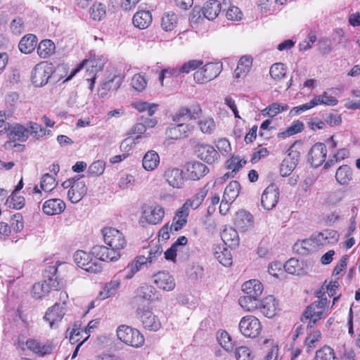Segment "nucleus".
Here are the masks:
<instances>
[{"label":"nucleus","mask_w":360,"mask_h":360,"mask_svg":"<svg viewBox=\"0 0 360 360\" xmlns=\"http://www.w3.org/2000/svg\"><path fill=\"white\" fill-rule=\"evenodd\" d=\"M65 264L64 262H57L55 266L49 267V272L52 275L48 280L43 282L35 283L32 287V294L36 299H40L48 295L50 290H58L60 288V284L56 276L58 268Z\"/></svg>","instance_id":"nucleus-1"},{"label":"nucleus","mask_w":360,"mask_h":360,"mask_svg":"<svg viewBox=\"0 0 360 360\" xmlns=\"http://www.w3.org/2000/svg\"><path fill=\"white\" fill-rule=\"evenodd\" d=\"M117 337L123 343L134 348H139L144 345L145 339L136 328L126 325H121L116 330Z\"/></svg>","instance_id":"nucleus-2"},{"label":"nucleus","mask_w":360,"mask_h":360,"mask_svg":"<svg viewBox=\"0 0 360 360\" xmlns=\"http://www.w3.org/2000/svg\"><path fill=\"white\" fill-rule=\"evenodd\" d=\"M62 186L65 188H69L68 198L72 203L79 202L87 192L85 181L79 176L67 179L62 184Z\"/></svg>","instance_id":"nucleus-3"},{"label":"nucleus","mask_w":360,"mask_h":360,"mask_svg":"<svg viewBox=\"0 0 360 360\" xmlns=\"http://www.w3.org/2000/svg\"><path fill=\"white\" fill-rule=\"evenodd\" d=\"M104 243L114 251L120 253V250L127 246V240L124 234L117 229L104 227L101 230Z\"/></svg>","instance_id":"nucleus-4"},{"label":"nucleus","mask_w":360,"mask_h":360,"mask_svg":"<svg viewBox=\"0 0 360 360\" xmlns=\"http://www.w3.org/2000/svg\"><path fill=\"white\" fill-rule=\"evenodd\" d=\"M328 300L327 298L319 299L317 302H313L311 304L308 306L303 313L301 319L302 322H307L309 321L307 327L311 325V323H315L318 320L321 319L323 314L327 309ZM311 327V326H310Z\"/></svg>","instance_id":"nucleus-5"},{"label":"nucleus","mask_w":360,"mask_h":360,"mask_svg":"<svg viewBox=\"0 0 360 360\" xmlns=\"http://www.w3.org/2000/svg\"><path fill=\"white\" fill-rule=\"evenodd\" d=\"M53 66L46 61L37 64L32 71L31 79L37 87H41L47 84L53 74Z\"/></svg>","instance_id":"nucleus-6"},{"label":"nucleus","mask_w":360,"mask_h":360,"mask_svg":"<svg viewBox=\"0 0 360 360\" xmlns=\"http://www.w3.org/2000/svg\"><path fill=\"white\" fill-rule=\"evenodd\" d=\"M222 65L217 63H208L196 70L193 74L194 80L199 84L207 83L219 75Z\"/></svg>","instance_id":"nucleus-7"},{"label":"nucleus","mask_w":360,"mask_h":360,"mask_svg":"<svg viewBox=\"0 0 360 360\" xmlns=\"http://www.w3.org/2000/svg\"><path fill=\"white\" fill-rule=\"evenodd\" d=\"M240 332L245 337L255 338L262 331L259 320L254 316L248 315L243 317L238 324Z\"/></svg>","instance_id":"nucleus-8"},{"label":"nucleus","mask_w":360,"mask_h":360,"mask_svg":"<svg viewBox=\"0 0 360 360\" xmlns=\"http://www.w3.org/2000/svg\"><path fill=\"white\" fill-rule=\"evenodd\" d=\"M73 257L76 264L87 272L97 274L102 270L101 264L93 260L91 255L83 250L75 252Z\"/></svg>","instance_id":"nucleus-9"},{"label":"nucleus","mask_w":360,"mask_h":360,"mask_svg":"<svg viewBox=\"0 0 360 360\" xmlns=\"http://www.w3.org/2000/svg\"><path fill=\"white\" fill-rule=\"evenodd\" d=\"M138 318L146 329L157 331L161 327V323L148 306L139 307L136 309Z\"/></svg>","instance_id":"nucleus-10"},{"label":"nucleus","mask_w":360,"mask_h":360,"mask_svg":"<svg viewBox=\"0 0 360 360\" xmlns=\"http://www.w3.org/2000/svg\"><path fill=\"white\" fill-rule=\"evenodd\" d=\"M195 152L199 159L209 165L218 162L220 158L214 147L205 143H198L195 147Z\"/></svg>","instance_id":"nucleus-11"},{"label":"nucleus","mask_w":360,"mask_h":360,"mask_svg":"<svg viewBox=\"0 0 360 360\" xmlns=\"http://www.w3.org/2000/svg\"><path fill=\"white\" fill-rule=\"evenodd\" d=\"M106 61V58L103 56H96L95 54H91L90 58L84 60L77 68L71 72L70 75L65 80L69 81L72 79V78L84 67H87L88 68H91L92 72L100 71L103 69Z\"/></svg>","instance_id":"nucleus-12"},{"label":"nucleus","mask_w":360,"mask_h":360,"mask_svg":"<svg viewBox=\"0 0 360 360\" xmlns=\"http://www.w3.org/2000/svg\"><path fill=\"white\" fill-rule=\"evenodd\" d=\"M164 216L165 210L159 205H146L143 207L142 218L150 224L160 223Z\"/></svg>","instance_id":"nucleus-13"},{"label":"nucleus","mask_w":360,"mask_h":360,"mask_svg":"<svg viewBox=\"0 0 360 360\" xmlns=\"http://www.w3.org/2000/svg\"><path fill=\"white\" fill-rule=\"evenodd\" d=\"M134 299L153 302L160 301L162 295L153 285L143 283L136 289Z\"/></svg>","instance_id":"nucleus-14"},{"label":"nucleus","mask_w":360,"mask_h":360,"mask_svg":"<svg viewBox=\"0 0 360 360\" xmlns=\"http://www.w3.org/2000/svg\"><path fill=\"white\" fill-rule=\"evenodd\" d=\"M240 190V186L238 181H232L224 190L223 198L219 206V212H223V206L226 207L225 212L229 209V205L236 200L238 196Z\"/></svg>","instance_id":"nucleus-15"},{"label":"nucleus","mask_w":360,"mask_h":360,"mask_svg":"<svg viewBox=\"0 0 360 360\" xmlns=\"http://www.w3.org/2000/svg\"><path fill=\"white\" fill-rule=\"evenodd\" d=\"M279 198V191L276 185L272 184L266 188L264 191L261 203L263 207L266 210H271L276 205Z\"/></svg>","instance_id":"nucleus-16"},{"label":"nucleus","mask_w":360,"mask_h":360,"mask_svg":"<svg viewBox=\"0 0 360 360\" xmlns=\"http://www.w3.org/2000/svg\"><path fill=\"white\" fill-rule=\"evenodd\" d=\"M185 169L188 178L193 181L200 180L209 172V168L204 163L199 161L187 162Z\"/></svg>","instance_id":"nucleus-17"},{"label":"nucleus","mask_w":360,"mask_h":360,"mask_svg":"<svg viewBox=\"0 0 360 360\" xmlns=\"http://www.w3.org/2000/svg\"><path fill=\"white\" fill-rule=\"evenodd\" d=\"M91 252L96 258L103 262H116L121 257V254L105 245H95Z\"/></svg>","instance_id":"nucleus-18"},{"label":"nucleus","mask_w":360,"mask_h":360,"mask_svg":"<svg viewBox=\"0 0 360 360\" xmlns=\"http://www.w3.org/2000/svg\"><path fill=\"white\" fill-rule=\"evenodd\" d=\"M27 347L39 356L49 354L53 350L54 346L50 341L41 342L35 339H29L25 343Z\"/></svg>","instance_id":"nucleus-19"},{"label":"nucleus","mask_w":360,"mask_h":360,"mask_svg":"<svg viewBox=\"0 0 360 360\" xmlns=\"http://www.w3.org/2000/svg\"><path fill=\"white\" fill-rule=\"evenodd\" d=\"M153 283L158 288L165 291H172L175 288L174 277L167 271H159L153 276Z\"/></svg>","instance_id":"nucleus-20"},{"label":"nucleus","mask_w":360,"mask_h":360,"mask_svg":"<svg viewBox=\"0 0 360 360\" xmlns=\"http://www.w3.org/2000/svg\"><path fill=\"white\" fill-rule=\"evenodd\" d=\"M326 154L327 149L325 144L316 143L311 148L308 160L313 167H318L325 161Z\"/></svg>","instance_id":"nucleus-21"},{"label":"nucleus","mask_w":360,"mask_h":360,"mask_svg":"<svg viewBox=\"0 0 360 360\" xmlns=\"http://www.w3.org/2000/svg\"><path fill=\"white\" fill-rule=\"evenodd\" d=\"M194 130V126L190 124L181 123L169 127L166 131L168 138L177 140L190 136Z\"/></svg>","instance_id":"nucleus-22"},{"label":"nucleus","mask_w":360,"mask_h":360,"mask_svg":"<svg viewBox=\"0 0 360 360\" xmlns=\"http://www.w3.org/2000/svg\"><path fill=\"white\" fill-rule=\"evenodd\" d=\"M200 10H202L205 18L209 20H212L218 16L221 11V4L217 0H210L204 4L202 9L197 6L194 7L193 14L194 15L195 13L199 14Z\"/></svg>","instance_id":"nucleus-23"},{"label":"nucleus","mask_w":360,"mask_h":360,"mask_svg":"<svg viewBox=\"0 0 360 360\" xmlns=\"http://www.w3.org/2000/svg\"><path fill=\"white\" fill-rule=\"evenodd\" d=\"M164 177L168 184L174 188H182L184 186L185 178L181 169L169 167L165 172Z\"/></svg>","instance_id":"nucleus-24"},{"label":"nucleus","mask_w":360,"mask_h":360,"mask_svg":"<svg viewBox=\"0 0 360 360\" xmlns=\"http://www.w3.org/2000/svg\"><path fill=\"white\" fill-rule=\"evenodd\" d=\"M300 158V153L296 150H290L283 159L280 167L282 176H289L296 167Z\"/></svg>","instance_id":"nucleus-25"},{"label":"nucleus","mask_w":360,"mask_h":360,"mask_svg":"<svg viewBox=\"0 0 360 360\" xmlns=\"http://www.w3.org/2000/svg\"><path fill=\"white\" fill-rule=\"evenodd\" d=\"M339 234L335 230L326 229L311 236V240L317 245L335 244L338 241Z\"/></svg>","instance_id":"nucleus-26"},{"label":"nucleus","mask_w":360,"mask_h":360,"mask_svg":"<svg viewBox=\"0 0 360 360\" xmlns=\"http://www.w3.org/2000/svg\"><path fill=\"white\" fill-rule=\"evenodd\" d=\"M278 302L273 295H269L259 301V309L268 318L274 317L278 311Z\"/></svg>","instance_id":"nucleus-27"},{"label":"nucleus","mask_w":360,"mask_h":360,"mask_svg":"<svg viewBox=\"0 0 360 360\" xmlns=\"http://www.w3.org/2000/svg\"><path fill=\"white\" fill-rule=\"evenodd\" d=\"M247 161L238 155H233L226 161V168L231 170V172L226 173L222 177L218 179L217 181H222L229 179L231 176H233L245 164Z\"/></svg>","instance_id":"nucleus-28"},{"label":"nucleus","mask_w":360,"mask_h":360,"mask_svg":"<svg viewBox=\"0 0 360 360\" xmlns=\"http://www.w3.org/2000/svg\"><path fill=\"white\" fill-rule=\"evenodd\" d=\"M65 207V203L61 199L53 198L44 202L42 211L45 214L52 216L62 213Z\"/></svg>","instance_id":"nucleus-29"},{"label":"nucleus","mask_w":360,"mask_h":360,"mask_svg":"<svg viewBox=\"0 0 360 360\" xmlns=\"http://www.w3.org/2000/svg\"><path fill=\"white\" fill-rule=\"evenodd\" d=\"M65 314V307L56 303L46 311L44 318L49 323L50 327L53 328L56 323L62 320Z\"/></svg>","instance_id":"nucleus-30"},{"label":"nucleus","mask_w":360,"mask_h":360,"mask_svg":"<svg viewBox=\"0 0 360 360\" xmlns=\"http://www.w3.org/2000/svg\"><path fill=\"white\" fill-rule=\"evenodd\" d=\"M253 224V217L245 210H241L236 212L234 224L240 230L245 231L251 228Z\"/></svg>","instance_id":"nucleus-31"},{"label":"nucleus","mask_w":360,"mask_h":360,"mask_svg":"<svg viewBox=\"0 0 360 360\" xmlns=\"http://www.w3.org/2000/svg\"><path fill=\"white\" fill-rule=\"evenodd\" d=\"M242 290L248 296L258 298L263 292V285L259 280L251 279L242 285Z\"/></svg>","instance_id":"nucleus-32"},{"label":"nucleus","mask_w":360,"mask_h":360,"mask_svg":"<svg viewBox=\"0 0 360 360\" xmlns=\"http://www.w3.org/2000/svg\"><path fill=\"white\" fill-rule=\"evenodd\" d=\"M30 135L29 129L19 124L11 125L8 133V138L13 141H25Z\"/></svg>","instance_id":"nucleus-33"},{"label":"nucleus","mask_w":360,"mask_h":360,"mask_svg":"<svg viewBox=\"0 0 360 360\" xmlns=\"http://www.w3.org/2000/svg\"><path fill=\"white\" fill-rule=\"evenodd\" d=\"M160 161L158 153L153 150H150L143 155L142 166L146 171L152 172L158 168Z\"/></svg>","instance_id":"nucleus-34"},{"label":"nucleus","mask_w":360,"mask_h":360,"mask_svg":"<svg viewBox=\"0 0 360 360\" xmlns=\"http://www.w3.org/2000/svg\"><path fill=\"white\" fill-rule=\"evenodd\" d=\"M56 185L55 177L47 173L44 174L41 179L40 188L38 186H35L33 188V193L41 195V190L45 192H50L54 189Z\"/></svg>","instance_id":"nucleus-35"},{"label":"nucleus","mask_w":360,"mask_h":360,"mask_svg":"<svg viewBox=\"0 0 360 360\" xmlns=\"http://www.w3.org/2000/svg\"><path fill=\"white\" fill-rule=\"evenodd\" d=\"M188 215L189 210L184 205L176 210L172 223L174 231H178L186 226Z\"/></svg>","instance_id":"nucleus-36"},{"label":"nucleus","mask_w":360,"mask_h":360,"mask_svg":"<svg viewBox=\"0 0 360 360\" xmlns=\"http://www.w3.org/2000/svg\"><path fill=\"white\" fill-rule=\"evenodd\" d=\"M152 15L148 11H139L133 17V24L139 29L147 28L152 22Z\"/></svg>","instance_id":"nucleus-37"},{"label":"nucleus","mask_w":360,"mask_h":360,"mask_svg":"<svg viewBox=\"0 0 360 360\" xmlns=\"http://www.w3.org/2000/svg\"><path fill=\"white\" fill-rule=\"evenodd\" d=\"M121 280L119 278L114 277L110 281L107 283L99 293L101 300H105L116 294L117 290L120 287Z\"/></svg>","instance_id":"nucleus-38"},{"label":"nucleus","mask_w":360,"mask_h":360,"mask_svg":"<svg viewBox=\"0 0 360 360\" xmlns=\"http://www.w3.org/2000/svg\"><path fill=\"white\" fill-rule=\"evenodd\" d=\"M37 44V37L34 34H29L25 35L20 39L18 44V48L22 53L28 54L32 53L35 49Z\"/></svg>","instance_id":"nucleus-39"},{"label":"nucleus","mask_w":360,"mask_h":360,"mask_svg":"<svg viewBox=\"0 0 360 360\" xmlns=\"http://www.w3.org/2000/svg\"><path fill=\"white\" fill-rule=\"evenodd\" d=\"M122 83V79L121 77L116 75L115 72L110 74L101 84V91H104L103 92L101 93V95L106 94L107 91L110 90H117L118 88H120Z\"/></svg>","instance_id":"nucleus-40"},{"label":"nucleus","mask_w":360,"mask_h":360,"mask_svg":"<svg viewBox=\"0 0 360 360\" xmlns=\"http://www.w3.org/2000/svg\"><path fill=\"white\" fill-rule=\"evenodd\" d=\"M252 65V58L249 56H243L238 60L237 68L235 70V77H244L250 70Z\"/></svg>","instance_id":"nucleus-41"},{"label":"nucleus","mask_w":360,"mask_h":360,"mask_svg":"<svg viewBox=\"0 0 360 360\" xmlns=\"http://www.w3.org/2000/svg\"><path fill=\"white\" fill-rule=\"evenodd\" d=\"M213 254L214 257L223 266H229L232 264V256L230 251L219 245H217L213 248Z\"/></svg>","instance_id":"nucleus-42"},{"label":"nucleus","mask_w":360,"mask_h":360,"mask_svg":"<svg viewBox=\"0 0 360 360\" xmlns=\"http://www.w3.org/2000/svg\"><path fill=\"white\" fill-rule=\"evenodd\" d=\"M221 238L225 245L229 247H235L238 245V232L231 227H226L221 233Z\"/></svg>","instance_id":"nucleus-43"},{"label":"nucleus","mask_w":360,"mask_h":360,"mask_svg":"<svg viewBox=\"0 0 360 360\" xmlns=\"http://www.w3.org/2000/svg\"><path fill=\"white\" fill-rule=\"evenodd\" d=\"M207 194V189L205 188L200 189L197 193L192 198L188 199L183 205L189 210L190 209H197L202 202Z\"/></svg>","instance_id":"nucleus-44"},{"label":"nucleus","mask_w":360,"mask_h":360,"mask_svg":"<svg viewBox=\"0 0 360 360\" xmlns=\"http://www.w3.org/2000/svg\"><path fill=\"white\" fill-rule=\"evenodd\" d=\"M335 179L341 185H347L352 179V169L347 165L340 166L336 171Z\"/></svg>","instance_id":"nucleus-45"},{"label":"nucleus","mask_w":360,"mask_h":360,"mask_svg":"<svg viewBox=\"0 0 360 360\" xmlns=\"http://www.w3.org/2000/svg\"><path fill=\"white\" fill-rule=\"evenodd\" d=\"M178 22V18L174 12L165 13L161 19V27L166 32L174 30Z\"/></svg>","instance_id":"nucleus-46"},{"label":"nucleus","mask_w":360,"mask_h":360,"mask_svg":"<svg viewBox=\"0 0 360 360\" xmlns=\"http://www.w3.org/2000/svg\"><path fill=\"white\" fill-rule=\"evenodd\" d=\"M158 106L159 105L156 103H150L142 100H136L131 103L132 108L140 112L147 111L149 116H153L155 113Z\"/></svg>","instance_id":"nucleus-47"},{"label":"nucleus","mask_w":360,"mask_h":360,"mask_svg":"<svg viewBox=\"0 0 360 360\" xmlns=\"http://www.w3.org/2000/svg\"><path fill=\"white\" fill-rule=\"evenodd\" d=\"M217 339L221 347L226 352H231L233 350V342L229 334L226 330H220L217 331Z\"/></svg>","instance_id":"nucleus-48"},{"label":"nucleus","mask_w":360,"mask_h":360,"mask_svg":"<svg viewBox=\"0 0 360 360\" xmlns=\"http://www.w3.org/2000/svg\"><path fill=\"white\" fill-rule=\"evenodd\" d=\"M54 43L50 39H45L39 43L37 53L41 58H46L54 53Z\"/></svg>","instance_id":"nucleus-49"},{"label":"nucleus","mask_w":360,"mask_h":360,"mask_svg":"<svg viewBox=\"0 0 360 360\" xmlns=\"http://www.w3.org/2000/svg\"><path fill=\"white\" fill-rule=\"evenodd\" d=\"M288 109L289 106L288 104H281L277 102H274L264 108L262 112L264 116L274 117L279 113L286 111Z\"/></svg>","instance_id":"nucleus-50"},{"label":"nucleus","mask_w":360,"mask_h":360,"mask_svg":"<svg viewBox=\"0 0 360 360\" xmlns=\"http://www.w3.org/2000/svg\"><path fill=\"white\" fill-rule=\"evenodd\" d=\"M286 72V67L281 63H276L273 64L269 70L271 77L276 82H279L285 77Z\"/></svg>","instance_id":"nucleus-51"},{"label":"nucleus","mask_w":360,"mask_h":360,"mask_svg":"<svg viewBox=\"0 0 360 360\" xmlns=\"http://www.w3.org/2000/svg\"><path fill=\"white\" fill-rule=\"evenodd\" d=\"M198 127L200 130L206 134H212L216 129V123L213 118L210 117H205L199 120Z\"/></svg>","instance_id":"nucleus-52"},{"label":"nucleus","mask_w":360,"mask_h":360,"mask_svg":"<svg viewBox=\"0 0 360 360\" xmlns=\"http://www.w3.org/2000/svg\"><path fill=\"white\" fill-rule=\"evenodd\" d=\"M238 303L246 311H252L259 308V301L257 297L245 295L239 298Z\"/></svg>","instance_id":"nucleus-53"},{"label":"nucleus","mask_w":360,"mask_h":360,"mask_svg":"<svg viewBox=\"0 0 360 360\" xmlns=\"http://www.w3.org/2000/svg\"><path fill=\"white\" fill-rule=\"evenodd\" d=\"M89 13L91 18L94 20H101L105 16L106 8L101 3H94L90 8Z\"/></svg>","instance_id":"nucleus-54"},{"label":"nucleus","mask_w":360,"mask_h":360,"mask_svg":"<svg viewBox=\"0 0 360 360\" xmlns=\"http://www.w3.org/2000/svg\"><path fill=\"white\" fill-rule=\"evenodd\" d=\"M304 129V124L302 122L296 120L292 122L290 126L283 132L278 134L279 137L286 138L299 132H301Z\"/></svg>","instance_id":"nucleus-55"},{"label":"nucleus","mask_w":360,"mask_h":360,"mask_svg":"<svg viewBox=\"0 0 360 360\" xmlns=\"http://www.w3.org/2000/svg\"><path fill=\"white\" fill-rule=\"evenodd\" d=\"M313 98L315 102L317 103V105H325L329 106H335L338 103V101L335 97L329 95L326 91L321 95L315 96Z\"/></svg>","instance_id":"nucleus-56"},{"label":"nucleus","mask_w":360,"mask_h":360,"mask_svg":"<svg viewBox=\"0 0 360 360\" xmlns=\"http://www.w3.org/2000/svg\"><path fill=\"white\" fill-rule=\"evenodd\" d=\"M315 360L338 359L335 356L334 350L328 346H324L316 352Z\"/></svg>","instance_id":"nucleus-57"},{"label":"nucleus","mask_w":360,"mask_h":360,"mask_svg":"<svg viewBox=\"0 0 360 360\" xmlns=\"http://www.w3.org/2000/svg\"><path fill=\"white\" fill-rule=\"evenodd\" d=\"M27 129H29L30 134L37 139L45 136L46 133L49 134L50 132V131H46L41 125L34 122H30L27 124Z\"/></svg>","instance_id":"nucleus-58"},{"label":"nucleus","mask_w":360,"mask_h":360,"mask_svg":"<svg viewBox=\"0 0 360 360\" xmlns=\"http://www.w3.org/2000/svg\"><path fill=\"white\" fill-rule=\"evenodd\" d=\"M105 169V162L103 160H96L91 164L88 168L87 172L94 176L101 175Z\"/></svg>","instance_id":"nucleus-59"},{"label":"nucleus","mask_w":360,"mask_h":360,"mask_svg":"<svg viewBox=\"0 0 360 360\" xmlns=\"http://www.w3.org/2000/svg\"><path fill=\"white\" fill-rule=\"evenodd\" d=\"M203 62L200 60H191L184 63L182 65L179 66L181 75L188 74L191 71L195 70L201 67Z\"/></svg>","instance_id":"nucleus-60"},{"label":"nucleus","mask_w":360,"mask_h":360,"mask_svg":"<svg viewBox=\"0 0 360 360\" xmlns=\"http://www.w3.org/2000/svg\"><path fill=\"white\" fill-rule=\"evenodd\" d=\"M263 344L271 346L264 360H278V347L275 343L274 340L266 339L264 340Z\"/></svg>","instance_id":"nucleus-61"},{"label":"nucleus","mask_w":360,"mask_h":360,"mask_svg":"<svg viewBox=\"0 0 360 360\" xmlns=\"http://www.w3.org/2000/svg\"><path fill=\"white\" fill-rule=\"evenodd\" d=\"M131 85L136 91L141 92L146 87L147 80L144 76L140 74H136L131 78Z\"/></svg>","instance_id":"nucleus-62"},{"label":"nucleus","mask_w":360,"mask_h":360,"mask_svg":"<svg viewBox=\"0 0 360 360\" xmlns=\"http://www.w3.org/2000/svg\"><path fill=\"white\" fill-rule=\"evenodd\" d=\"M321 338V333L319 330H314L308 334L304 342L305 346L307 347L308 352L315 347V343L319 341Z\"/></svg>","instance_id":"nucleus-63"},{"label":"nucleus","mask_w":360,"mask_h":360,"mask_svg":"<svg viewBox=\"0 0 360 360\" xmlns=\"http://www.w3.org/2000/svg\"><path fill=\"white\" fill-rule=\"evenodd\" d=\"M135 182L136 179L132 174H124L119 179L118 186L120 189L125 190L131 188Z\"/></svg>","instance_id":"nucleus-64"}]
</instances>
